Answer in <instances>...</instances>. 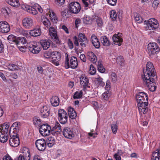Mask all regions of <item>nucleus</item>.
<instances>
[{
    "label": "nucleus",
    "instance_id": "obj_1",
    "mask_svg": "<svg viewBox=\"0 0 160 160\" xmlns=\"http://www.w3.org/2000/svg\"><path fill=\"white\" fill-rule=\"evenodd\" d=\"M143 73L144 75L142 76L143 84L150 91H154L156 88L155 82L157 77L154 67L151 62H148L147 63L146 69L143 70Z\"/></svg>",
    "mask_w": 160,
    "mask_h": 160
},
{
    "label": "nucleus",
    "instance_id": "obj_2",
    "mask_svg": "<svg viewBox=\"0 0 160 160\" xmlns=\"http://www.w3.org/2000/svg\"><path fill=\"white\" fill-rule=\"evenodd\" d=\"M9 126V123H4L0 128V141L2 142H5L8 140Z\"/></svg>",
    "mask_w": 160,
    "mask_h": 160
},
{
    "label": "nucleus",
    "instance_id": "obj_3",
    "mask_svg": "<svg viewBox=\"0 0 160 160\" xmlns=\"http://www.w3.org/2000/svg\"><path fill=\"white\" fill-rule=\"evenodd\" d=\"M65 59L64 67L65 68L68 69L70 66L71 68L74 69L78 66L77 60L76 57H72L70 59L69 63L68 55L66 53H65Z\"/></svg>",
    "mask_w": 160,
    "mask_h": 160
},
{
    "label": "nucleus",
    "instance_id": "obj_4",
    "mask_svg": "<svg viewBox=\"0 0 160 160\" xmlns=\"http://www.w3.org/2000/svg\"><path fill=\"white\" fill-rule=\"evenodd\" d=\"M148 50L149 56L152 57L159 52L160 48L157 43L152 42L149 43L148 44Z\"/></svg>",
    "mask_w": 160,
    "mask_h": 160
},
{
    "label": "nucleus",
    "instance_id": "obj_5",
    "mask_svg": "<svg viewBox=\"0 0 160 160\" xmlns=\"http://www.w3.org/2000/svg\"><path fill=\"white\" fill-rule=\"evenodd\" d=\"M22 7V9L25 11L33 15H36L38 13L37 9H38L41 13H42L43 12L42 8L39 6H38L37 8L35 6H31L25 4H23Z\"/></svg>",
    "mask_w": 160,
    "mask_h": 160
},
{
    "label": "nucleus",
    "instance_id": "obj_6",
    "mask_svg": "<svg viewBox=\"0 0 160 160\" xmlns=\"http://www.w3.org/2000/svg\"><path fill=\"white\" fill-rule=\"evenodd\" d=\"M58 119L60 122L62 124H66L68 119V115L66 112L63 109H59L58 112Z\"/></svg>",
    "mask_w": 160,
    "mask_h": 160
},
{
    "label": "nucleus",
    "instance_id": "obj_7",
    "mask_svg": "<svg viewBox=\"0 0 160 160\" xmlns=\"http://www.w3.org/2000/svg\"><path fill=\"white\" fill-rule=\"evenodd\" d=\"M144 22L147 25V28L149 30L156 29L158 26V22L155 18L149 19L148 21H145Z\"/></svg>",
    "mask_w": 160,
    "mask_h": 160
},
{
    "label": "nucleus",
    "instance_id": "obj_8",
    "mask_svg": "<svg viewBox=\"0 0 160 160\" xmlns=\"http://www.w3.org/2000/svg\"><path fill=\"white\" fill-rule=\"evenodd\" d=\"M10 137L9 144L12 147H17L20 143L19 139L18 134H9Z\"/></svg>",
    "mask_w": 160,
    "mask_h": 160
},
{
    "label": "nucleus",
    "instance_id": "obj_9",
    "mask_svg": "<svg viewBox=\"0 0 160 160\" xmlns=\"http://www.w3.org/2000/svg\"><path fill=\"white\" fill-rule=\"evenodd\" d=\"M68 8L70 12L74 14L78 13L81 9L80 5L77 2H71L69 4Z\"/></svg>",
    "mask_w": 160,
    "mask_h": 160
},
{
    "label": "nucleus",
    "instance_id": "obj_10",
    "mask_svg": "<svg viewBox=\"0 0 160 160\" xmlns=\"http://www.w3.org/2000/svg\"><path fill=\"white\" fill-rule=\"evenodd\" d=\"M51 127L48 124H43L41 126L39 131L42 135L47 136L50 134Z\"/></svg>",
    "mask_w": 160,
    "mask_h": 160
},
{
    "label": "nucleus",
    "instance_id": "obj_11",
    "mask_svg": "<svg viewBox=\"0 0 160 160\" xmlns=\"http://www.w3.org/2000/svg\"><path fill=\"white\" fill-rule=\"evenodd\" d=\"M148 105V102L147 101H142V102L138 103L137 106L139 113L142 115V114L146 113L148 111L147 106Z\"/></svg>",
    "mask_w": 160,
    "mask_h": 160
},
{
    "label": "nucleus",
    "instance_id": "obj_12",
    "mask_svg": "<svg viewBox=\"0 0 160 160\" xmlns=\"http://www.w3.org/2000/svg\"><path fill=\"white\" fill-rule=\"evenodd\" d=\"M21 127V123L20 122H16L13 123L11 126L9 130V134H18Z\"/></svg>",
    "mask_w": 160,
    "mask_h": 160
},
{
    "label": "nucleus",
    "instance_id": "obj_13",
    "mask_svg": "<svg viewBox=\"0 0 160 160\" xmlns=\"http://www.w3.org/2000/svg\"><path fill=\"white\" fill-rule=\"evenodd\" d=\"M10 30V27L8 23L5 21H0V32L5 33L8 32Z\"/></svg>",
    "mask_w": 160,
    "mask_h": 160
},
{
    "label": "nucleus",
    "instance_id": "obj_14",
    "mask_svg": "<svg viewBox=\"0 0 160 160\" xmlns=\"http://www.w3.org/2000/svg\"><path fill=\"white\" fill-rule=\"evenodd\" d=\"M35 144L36 147L39 151H42L45 149L46 142L43 139L37 140L36 141Z\"/></svg>",
    "mask_w": 160,
    "mask_h": 160
},
{
    "label": "nucleus",
    "instance_id": "obj_15",
    "mask_svg": "<svg viewBox=\"0 0 160 160\" xmlns=\"http://www.w3.org/2000/svg\"><path fill=\"white\" fill-rule=\"evenodd\" d=\"M62 134L64 137L67 138L71 139L74 137L72 131L68 127H65L62 131Z\"/></svg>",
    "mask_w": 160,
    "mask_h": 160
},
{
    "label": "nucleus",
    "instance_id": "obj_16",
    "mask_svg": "<svg viewBox=\"0 0 160 160\" xmlns=\"http://www.w3.org/2000/svg\"><path fill=\"white\" fill-rule=\"evenodd\" d=\"M22 22L23 26L27 29H29L33 25V20L31 18H25L23 19Z\"/></svg>",
    "mask_w": 160,
    "mask_h": 160
},
{
    "label": "nucleus",
    "instance_id": "obj_17",
    "mask_svg": "<svg viewBox=\"0 0 160 160\" xmlns=\"http://www.w3.org/2000/svg\"><path fill=\"white\" fill-rule=\"evenodd\" d=\"M136 99L137 103L142 102L146 100L148 101V97L146 93L144 92H139L136 96Z\"/></svg>",
    "mask_w": 160,
    "mask_h": 160
},
{
    "label": "nucleus",
    "instance_id": "obj_18",
    "mask_svg": "<svg viewBox=\"0 0 160 160\" xmlns=\"http://www.w3.org/2000/svg\"><path fill=\"white\" fill-rule=\"evenodd\" d=\"M41 33L40 26L37 25L33 30L30 31L29 34L32 36L37 37L41 35Z\"/></svg>",
    "mask_w": 160,
    "mask_h": 160
},
{
    "label": "nucleus",
    "instance_id": "obj_19",
    "mask_svg": "<svg viewBox=\"0 0 160 160\" xmlns=\"http://www.w3.org/2000/svg\"><path fill=\"white\" fill-rule=\"evenodd\" d=\"M34 42H32L28 46V49L30 52L34 54L38 53L40 51V49L39 47L35 45Z\"/></svg>",
    "mask_w": 160,
    "mask_h": 160
},
{
    "label": "nucleus",
    "instance_id": "obj_20",
    "mask_svg": "<svg viewBox=\"0 0 160 160\" xmlns=\"http://www.w3.org/2000/svg\"><path fill=\"white\" fill-rule=\"evenodd\" d=\"M78 41L80 45L82 47H85L88 43L87 38L84 34L80 33L78 35Z\"/></svg>",
    "mask_w": 160,
    "mask_h": 160
},
{
    "label": "nucleus",
    "instance_id": "obj_21",
    "mask_svg": "<svg viewBox=\"0 0 160 160\" xmlns=\"http://www.w3.org/2000/svg\"><path fill=\"white\" fill-rule=\"evenodd\" d=\"M41 117L43 118H47L50 114V109L47 106H44L41 108L40 111Z\"/></svg>",
    "mask_w": 160,
    "mask_h": 160
},
{
    "label": "nucleus",
    "instance_id": "obj_22",
    "mask_svg": "<svg viewBox=\"0 0 160 160\" xmlns=\"http://www.w3.org/2000/svg\"><path fill=\"white\" fill-rule=\"evenodd\" d=\"M89 79L87 76L84 74L82 75L80 77V83L81 85L83 86L84 88H86L89 87L88 86L89 83Z\"/></svg>",
    "mask_w": 160,
    "mask_h": 160
},
{
    "label": "nucleus",
    "instance_id": "obj_23",
    "mask_svg": "<svg viewBox=\"0 0 160 160\" xmlns=\"http://www.w3.org/2000/svg\"><path fill=\"white\" fill-rule=\"evenodd\" d=\"M51 42L49 39H42L40 41V44L44 50H47L49 48Z\"/></svg>",
    "mask_w": 160,
    "mask_h": 160
},
{
    "label": "nucleus",
    "instance_id": "obj_24",
    "mask_svg": "<svg viewBox=\"0 0 160 160\" xmlns=\"http://www.w3.org/2000/svg\"><path fill=\"white\" fill-rule=\"evenodd\" d=\"M112 39L113 40V43L116 45H118L120 46L123 41L122 38H119V36L116 35V34H114L112 37Z\"/></svg>",
    "mask_w": 160,
    "mask_h": 160
},
{
    "label": "nucleus",
    "instance_id": "obj_25",
    "mask_svg": "<svg viewBox=\"0 0 160 160\" xmlns=\"http://www.w3.org/2000/svg\"><path fill=\"white\" fill-rule=\"evenodd\" d=\"M91 41L93 45L97 48L100 47V43L96 36L93 35L91 37Z\"/></svg>",
    "mask_w": 160,
    "mask_h": 160
},
{
    "label": "nucleus",
    "instance_id": "obj_26",
    "mask_svg": "<svg viewBox=\"0 0 160 160\" xmlns=\"http://www.w3.org/2000/svg\"><path fill=\"white\" fill-rule=\"evenodd\" d=\"M87 57L88 59L93 63L96 62L97 58L95 54L92 52H89L87 53Z\"/></svg>",
    "mask_w": 160,
    "mask_h": 160
},
{
    "label": "nucleus",
    "instance_id": "obj_27",
    "mask_svg": "<svg viewBox=\"0 0 160 160\" xmlns=\"http://www.w3.org/2000/svg\"><path fill=\"white\" fill-rule=\"evenodd\" d=\"M151 160H160V147L152 153Z\"/></svg>",
    "mask_w": 160,
    "mask_h": 160
},
{
    "label": "nucleus",
    "instance_id": "obj_28",
    "mask_svg": "<svg viewBox=\"0 0 160 160\" xmlns=\"http://www.w3.org/2000/svg\"><path fill=\"white\" fill-rule=\"evenodd\" d=\"M9 41V43L15 44L18 46V38L13 35H10L8 36L7 38Z\"/></svg>",
    "mask_w": 160,
    "mask_h": 160
},
{
    "label": "nucleus",
    "instance_id": "obj_29",
    "mask_svg": "<svg viewBox=\"0 0 160 160\" xmlns=\"http://www.w3.org/2000/svg\"><path fill=\"white\" fill-rule=\"evenodd\" d=\"M68 115L69 118L71 119H74L77 116L76 112L74 109L71 107L68 108Z\"/></svg>",
    "mask_w": 160,
    "mask_h": 160
},
{
    "label": "nucleus",
    "instance_id": "obj_30",
    "mask_svg": "<svg viewBox=\"0 0 160 160\" xmlns=\"http://www.w3.org/2000/svg\"><path fill=\"white\" fill-rule=\"evenodd\" d=\"M50 102L53 106H57L59 104V99L58 96H53L51 99Z\"/></svg>",
    "mask_w": 160,
    "mask_h": 160
},
{
    "label": "nucleus",
    "instance_id": "obj_31",
    "mask_svg": "<svg viewBox=\"0 0 160 160\" xmlns=\"http://www.w3.org/2000/svg\"><path fill=\"white\" fill-rule=\"evenodd\" d=\"M46 142L49 147H52L55 144V139L54 137H49L46 139Z\"/></svg>",
    "mask_w": 160,
    "mask_h": 160
},
{
    "label": "nucleus",
    "instance_id": "obj_32",
    "mask_svg": "<svg viewBox=\"0 0 160 160\" xmlns=\"http://www.w3.org/2000/svg\"><path fill=\"white\" fill-rule=\"evenodd\" d=\"M101 43L104 46H108L110 45V44L109 41L106 36H102L101 38Z\"/></svg>",
    "mask_w": 160,
    "mask_h": 160
},
{
    "label": "nucleus",
    "instance_id": "obj_33",
    "mask_svg": "<svg viewBox=\"0 0 160 160\" xmlns=\"http://www.w3.org/2000/svg\"><path fill=\"white\" fill-rule=\"evenodd\" d=\"M7 2L10 5L14 7H18L20 5L18 0H6Z\"/></svg>",
    "mask_w": 160,
    "mask_h": 160
},
{
    "label": "nucleus",
    "instance_id": "obj_34",
    "mask_svg": "<svg viewBox=\"0 0 160 160\" xmlns=\"http://www.w3.org/2000/svg\"><path fill=\"white\" fill-rule=\"evenodd\" d=\"M33 123L36 127H41V120L38 117H34L33 120Z\"/></svg>",
    "mask_w": 160,
    "mask_h": 160
},
{
    "label": "nucleus",
    "instance_id": "obj_35",
    "mask_svg": "<svg viewBox=\"0 0 160 160\" xmlns=\"http://www.w3.org/2000/svg\"><path fill=\"white\" fill-rule=\"evenodd\" d=\"M97 66L98 70L99 72L102 73L104 72L105 71V69L103 68L101 61H98L97 64Z\"/></svg>",
    "mask_w": 160,
    "mask_h": 160
},
{
    "label": "nucleus",
    "instance_id": "obj_36",
    "mask_svg": "<svg viewBox=\"0 0 160 160\" xmlns=\"http://www.w3.org/2000/svg\"><path fill=\"white\" fill-rule=\"evenodd\" d=\"M83 93L82 90L76 91L73 96V98L75 99L81 98L82 96Z\"/></svg>",
    "mask_w": 160,
    "mask_h": 160
},
{
    "label": "nucleus",
    "instance_id": "obj_37",
    "mask_svg": "<svg viewBox=\"0 0 160 160\" xmlns=\"http://www.w3.org/2000/svg\"><path fill=\"white\" fill-rule=\"evenodd\" d=\"M117 63L121 66H123L124 64V60L123 57L121 56L117 57L116 59Z\"/></svg>",
    "mask_w": 160,
    "mask_h": 160
},
{
    "label": "nucleus",
    "instance_id": "obj_38",
    "mask_svg": "<svg viewBox=\"0 0 160 160\" xmlns=\"http://www.w3.org/2000/svg\"><path fill=\"white\" fill-rule=\"evenodd\" d=\"M23 155L26 160H30V154L29 150L28 149L24 150L22 152Z\"/></svg>",
    "mask_w": 160,
    "mask_h": 160
},
{
    "label": "nucleus",
    "instance_id": "obj_39",
    "mask_svg": "<svg viewBox=\"0 0 160 160\" xmlns=\"http://www.w3.org/2000/svg\"><path fill=\"white\" fill-rule=\"evenodd\" d=\"M27 40L25 38L23 37H19L18 40V48L20 47L19 46L20 43H22L23 44L26 43Z\"/></svg>",
    "mask_w": 160,
    "mask_h": 160
},
{
    "label": "nucleus",
    "instance_id": "obj_40",
    "mask_svg": "<svg viewBox=\"0 0 160 160\" xmlns=\"http://www.w3.org/2000/svg\"><path fill=\"white\" fill-rule=\"evenodd\" d=\"M123 154L121 150H118V152L115 153L114 156V157L116 160H121V158L120 156Z\"/></svg>",
    "mask_w": 160,
    "mask_h": 160
},
{
    "label": "nucleus",
    "instance_id": "obj_41",
    "mask_svg": "<svg viewBox=\"0 0 160 160\" xmlns=\"http://www.w3.org/2000/svg\"><path fill=\"white\" fill-rule=\"evenodd\" d=\"M95 19L96 24L98 26L100 27H102L103 24V22L102 18L98 17H96Z\"/></svg>",
    "mask_w": 160,
    "mask_h": 160
},
{
    "label": "nucleus",
    "instance_id": "obj_42",
    "mask_svg": "<svg viewBox=\"0 0 160 160\" xmlns=\"http://www.w3.org/2000/svg\"><path fill=\"white\" fill-rule=\"evenodd\" d=\"M134 19L138 23H141L143 21V19L141 17L139 14L137 13H136L135 14Z\"/></svg>",
    "mask_w": 160,
    "mask_h": 160
},
{
    "label": "nucleus",
    "instance_id": "obj_43",
    "mask_svg": "<svg viewBox=\"0 0 160 160\" xmlns=\"http://www.w3.org/2000/svg\"><path fill=\"white\" fill-rule=\"evenodd\" d=\"M49 31L50 35L52 37L57 35L56 29L52 27H51L49 28Z\"/></svg>",
    "mask_w": 160,
    "mask_h": 160
},
{
    "label": "nucleus",
    "instance_id": "obj_44",
    "mask_svg": "<svg viewBox=\"0 0 160 160\" xmlns=\"http://www.w3.org/2000/svg\"><path fill=\"white\" fill-rule=\"evenodd\" d=\"M111 93L109 91H107L102 94V97L105 100H107L111 96Z\"/></svg>",
    "mask_w": 160,
    "mask_h": 160
},
{
    "label": "nucleus",
    "instance_id": "obj_45",
    "mask_svg": "<svg viewBox=\"0 0 160 160\" xmlns=\"http://www.w3.org/2000/svg\"><path fill=\"white\" fill-rule=\"evenodd\" d=\"M49 15L50 17L51 20L52 22H57L58 20L57 19L56 16L55 15L54 12H50L49 14Z\"/></svg>",
    "mask_w": 160,
    "mask_h": 160
},
{
    "label": "nucleus",
    "instance_id": "obj_46",
    "mask_svg": "<svg viewBox=\"0 0 160 160\" xmlns=\"http://www.w3.org/2000/svg\"><path fill=\"white\" fill-rule=\"evenodd\" d=\"M61 55L60 53L58 51H53L52 55V58H55L56 59H61Z\"/></svg>",
    "mask_w": 160,
    "mask_h": 160
},
{
    "label": "nucleus",
    "instance_id": "obj_47",
    "mask_svg": "<svg viewBox=\"0 0 160 160\" xmlns=\"http://www.w3.org/2000/svg\"><path fill=\"white\" fill-rule=\"evenodd\" d=\"M43 24L46 27H48L51 25L50 22L47 18H44L42 20Z\"/></svg>",
    "mask_w": 160,
    "mask_h": 160
},
{
    "label": "nucleus",
    "instance_id": "obj_48",
    "mask_svg": "<svg viewBox=\"0 0 160 160\" xmlns=\"http://www.w3.org/2000/svg\"><path fill=\"white\" fill-rule=\"evenodd\" d=\"M110 17L112 19L115 21L117 18V14L115 10H112L110 12Z\"/></svg>",
    "mask_w": 160,
    "mask_h": 160
},
{
    "label": "nucleus",
    "instance_id": "obj_49",
    "mask_svg": "<svg viewBox=\"0 0 160 160\" xmlns=\"http://www.w3.org/2000/svg\"><path fill=\"white\" fill-rule=\"evenodd\" d=\"M110 79L113 83H115L117 80V76L115 72L112 73L110 76Z\"/></svg>",
    "mask_w": 160,
    "mask_h": 160
},
{
    "label": "nucleus",
    "instance_id": "obj_50",
    "mask_svg": "<svg viewBox=\"0 0 160 160\" xmlns=\"http://www.w3.org/2000/svg\"><path fill=\"white\" fill-rule=\"evenodd\" d=\"M111 128L113 133L115 134L116 133L118 130V125L117 123L112 124Z\"/></svg>",
    "mask_w": 160,
    "mask_h": 160
},
{
    "label": "nucleus",
    "instance_id": "obj_51",
    "mask_svg": "<svg viewBox=\"0 0 160 160\" xmlns=\"http://www.w3.org/2000/svg\"><path fill=\"white\" fill-rule=\"evenodd\" d=\"M52 52L49 51H47L44 52L43 54L44 57L46 58H49L50 57H52Z\"/></svg>",
    "mask_w": 160,
    "mask_h": 160
},
{
    "label": "nucleus",
    "instance_id": "obj_52",
    "mask_svg": "<svg viewBox=\"0 0 160 160\" xmlns=\"http://www.w3.org/2000/svg\"><path fill=\"white\" fill-rule=\"evenodd\" d=\"M96 72V69L91 64L90 66L89 73L90 74L93 75Z\"/></svg>",
    "mask_w": 160,
    "mask_h": 160
},
{
    "label": "nucleus",
    "instance_id": "obj_53",
    "mask_svg": "<svg viewBox=\"0 0 160 160\" xmlns=\"http://www.w3.org/2000/svg\"><path fill=\"white\" fill-rule=\"evenodd\" d=\"M96 82L98 84L101 86H103L104 85L105 83L102 81V79L100 77H98L96 78Z\"/></svg>",
    "mask_w": 160,
    "mask_h": 160
},
{
    "label": "nucleus",
    "instance_id": "obj_54",
    "mask_svg": "<svg viewBox=\"0 0 160 160\" xmlns=\"http://www.w3.org/2000/svg\"><path fill=\"white\" fill-rule=\"evenodd\" d=\"M52 129H57L59 131V132H61L62 131L61 126L59 123L58 122H56L55 123V125L53 128Z\"/></svg>",
    "mask_w": 160,
    "mask_h": 160
},
{
    "label": "nucleus",
    "instance_id": "obj_55",
    "mask_svg": "<svg viewBox=\"0 0 160 160\" xmlns=\"http://www.w3.org/2000/svg\"><path fill=\"white\" fill-rule=\"evenodd\" d=\"M62 16L66 18H68L69 17V12L67 9H65L62 12Z\"/></svg>",
    "mask_w": 160,
    "mask_h": 160
},
{
    "label": "nucleus",
    "instance_id": "obj_56",
    "mask_svg": "<svg viewBox=\"0 0 160 160\" xmlns=\"http://www.w3.org/2000/svg\"><path fill=\"white\" fill-rule=\"evenodd\" d=\"M60 59H56L55 58H52V60L51 62L56 66L59 65V61Z\"/></svg>",
    "mask_w": 160,
    "mask_h": 160
},
{
    "label": "nucleus",
    "instance_id": "obj_57",
    "mask_svg": "<svg viewBox=\"0 0 160 160\" xmlns=\"http://www.w3.org/2000/svg\"><path fill=\"white\" fill-rule=\"evenodd\" d=\"M159 1L158 0H154L153 2L152 6L154 9H156L159 3Z\"/></svg>",
    "mask_w": 160,
    "mask_h": 160
},
{
    "label": "nucleus",
    "instance_id": "obj_58",
    "mask_svg": "<svg viewBox=\"0 0 160 160\" xmlns=\"http://www.w3.org/2000/svg\"><path fill=\"white\" fill-rule=\"evenodd\" d=\"M83 23L85 24H88L91 23L90 19L89 17H86L83 18Z\"/></svg>",
    "mask_w": 160,
    "mask_h": 160
},
{
    "label": "nucleus",
    "instance_id": "obj_59",
    "mask_svg": "<svg viewBox=\"0 0 160 160\" xmlns=\"http://www.w3.org/2000/svg\"><path fill=\"white\" fill-rule=\"evenodd\" d=\"M107 1L109 4L114 6L116 4L117 0H107Z\"/></svg>",
    "mask_w": 160,
    "mask_h": 160
},
{
    "label": "nucleus",
    "instance_id": "obj_60",
    "mask_svg": "<svg viewBox=\"0 0 160 160\" xmlns=\"http://www.w3.org/2000/svg\"><path fill=\"white\" fill-rule=\"evenodd\" d=\"M50 132V133L54 136H55L57 135L58 133H59L61 132H59V131L58 130L52 129V130L51 129Z\"/></svg>",
    "mask_w": 160,
    "mask_h": 160
},
{
    "label": "nucleus",
    "instance_id": "obj_61",
    "mask_svg": "<svg viewBox=\"0 0 160 160\" xmlns=\"http://www.w3.org/2000/svg\"><path fill=\"white\" fill-rule=\"evenodd\" d=\"M9 8H3L1 9L2 13L5 15H8V10H9Z\"/></svg>",
    "mask_w": 160,
    "mask_h": 160
},
{
    "label": "nucleus",
    "instance_id": "obj_62",
    "mask_svg": "<svg viewBox=\"0 0 160 160\" xmlns=\"http://www.w3.org/2000/svg\"><path fill=\"white\" fill-rule=\"evenodd\" d=\"M18 66L15 64L9 65V68L12 71L17 69Z\"/></svg>",
    "mask_w": 160,
    "mask_h": 160
},
{
    "label": "nucleus",
    "instance_id": "obj_63",
    "mask_svg": "<svg viewBox=\"0 0 160 160\" xmlns=\"http://www.w3.org/2000/svg\"><path fill=\"white\" fill-rule=\"evenodd\" d=\"M52 38L54 39V40L55 41L56 43L58 44H60V40L59 39L58 37L57 36V35L52 37Z\"/></svg>",
    "mask_w": 160,
    "mask_h": 160
},
{
    "label": "nucleus",
    "instance_id": "obj_64",
    "mask_svg": "<svg viewBox=\"0 0 160 160\" xmlns=\"http://www.w3.org/2000/svg\"><path fill=\"white\" fill-rule=\"evenodd\" d=\"M81 22V20L79 18H77L75 20V25L76 27L78 28L79 24Z\"/></svg>",
    "mask_w": 160,
    "mask_h": 160
}]
</instances>
